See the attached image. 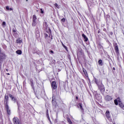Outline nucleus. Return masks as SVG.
<instances>
[{
  "instance_id": "nucleus-1",
  "label": "nucleus",
  "mask_w": 124,
  "mask_h": 124,
  "mask_svg": "<svg viewBox=\"0 0 124 124\" xmlns=\"http://www.w3.org/2000/svg\"><path fill=\"white\" fill-rule=\"evenodd\" d=\"M5 54L4 53L1 52V50L0 49V65H1V63L3 62V60L5 59Z\"/></svg>"
},
{
  "instance_id": "nucleus-2",
  "label": "nucleus",
  "mask_w": 124,
  "mask_h": 124,
  "mask_svg": "<svg viewBox=\"0 0 124 124\" xmlns=\"http://www.w3.org/2000/svg\"><path fill=\"white\" fill-rule=\"evenodd\" d=\"M37 18L35 15H33L32 16V26L35 27L37 25Z\"/></svg>"
},
{
  "instance_id": "nucleus-3",
  "label": "nucleus",
  "mask_w": 124,
  "mask_h": 124,
  "mask_svg": "<svg viewBox=\"0 0 124 124\" xmlns=\"http://www.w3.org/2000/svg\"><path fill=\"white\" fill-rule=\"evenodd\" d=\"M96 83L98 85V88L99 89L100 91H101V92H104V91H105V88L104 87V85H103V84L101 83L100 84H98L96 82Z\"/></svg>"
},
{
  "instance_id": "nucleus-4",
  "label": "nucleus",
  "mask_w": 124,
  "mask_h": 124,
  "mask_svg": "<svg viewBox=\"0 0 124 124\" xmlns=\"http://www.w3.org/2000/svg\"><path fill=\"white\" fill-rule=\"evenodd\" d=\"M51 87L52 90H56L58 88V85H57V82L56 81H52L51 83Z\"/></svg>"
},
{
  "instance_id": "nucleus-5",
  "label": "nucleus",
  "mask_w": 124,
  "mask_h": 124,
  "mask_svg": "<svg viewBox=\"0 0 124 124\" xmlns=\"http://www.w3.org/2000/svg\"><path fill=\"white\" fill-rule=\"evenodd\" d=\"M113 99V97L109 95H106L105 96V100L106 101H111Z\"/></svg>"
},
{
  "instance_id": "nucleus-6",
  "label": "nucleus",
  "mask_w": 124,
  "mask_h": 124,
  "mask_svg": "<svg viewBox=\"0 0 124 124\" xmlns=\"http://www.w3.org/2000/svg\"><path fill=\"white\" fill-rule=\"evenodd\" d=\"M4 102L5 105H8V94L5 95Z\"/></svg>"
},
{
  "instance_id": "nucleus-7",
  "label": "nucleus",
  "mask_w": 124,
  "mask_h": 124,
  "mask_svg": "<svg viewBox=\"0 0 124 124\" xmlns=\"http://www.w3.org/2000/svg\"><path fill=\"white\" fill-rule=\"evenodd\" d=\"M5 108L7 111V113L8 115H10L11 114V110L9 109V107L8 106V105H5Z\"/></svg>"
},
{
  "instance_id": "nucleus-8",
  "label": "nucleus",
  "mask_w": 124,
  "mask_h": 124,
  "mask_svg": "<svg viewBox=\"0 0 124 124\" xmlns=\"http://www.w3.org/2000/svg\"><path fill=\"white\" fill-rule=\"evenodd\" d=\"M13 122L14 124H20L19 123V119L17 117H14L13 119Z\"/></svg>"
},
{
  "instance_id": "nucleus-9",
  "label": "nucleus",
  "mask_w": 124,
  "mask_h": 124,
  "mask_svg": "<svg viewBox=\"0 0 124 124\" xmlns=\"http://www.w3.org/2000/svg\"><path fill=\"white\" fill-rule=\"evenodd\" d=\"M12 33L15 37H18V33L16 31V30H15V29H13Z\"/></svg>"
},
{
  "instance_id": "nucleus-10",
  "label": "nucleus",
  "mask_w": 124,
  "mask_h": 124,
  "mask_svg": "<svg viewBox=\"0 0 124 124\" xmlns=\"http://www.w3.org/2000/svg\"><path fill=\"white\" fill-rule=\"evenodd\" d=\"M9 96L12 99V101H13L14 103H15V102H16V98H15V97H14V96L12 95V94H9Z\"/></svg>"
},
{
  "instance_id": "nucleus-11",
  "label": "nucleus",
  "mask_w": 124,
  "mask_h": 124,
  "mask_svg": "<svg viewBox=\"0 0 124 124\" xmlns=\"http://www.w3.org/2000/svg\"><path fill=\"white\" fill-rule=\"evenodd\" d=\"M23 42L22 39L20 38H18L16 39V43H17L18 44H21Z\"/></svg>"
},
{
  "instance_id": "nucleus-12",
  "label": "nucleus",
  "mask_w": 124,
  "mask_h": 124,
  "mask_svg": "<svg viewBox=\"0 0 124 124\" xmlns=\"http://www.w3.org/2000/svg\"><path fill=\"white\" fill-rule=\"evenodd\" d=\"M82 37H83V38L84 39V41L85 42H87L88 40V37H87V36H86V35H85V34H82Z\"/></svg>"
},
{
  "instance_id": "nucleus-13",
  "label": "nucleus",
  "mask_w": 124,
  "mask_h": 124,
  "mask_svg": "<svg viewBox=\"0 0 124 124\" xmlns=\"http://www.w3.org/2000/svg\"><path fill=\"white\" fill-rule=\"evenodd\" d=\"M106 116L108 119H109V118H110V112H109V111L107 110L106 112Z\"/></svg>"
},
{
  "instance_id": "nucleus-14",
  "label": "nucleus",
  "mask_w": 124,
  "mask_h": 124,
  "mask_svg": "<svg viewBox=\"0 0 124 124\" xmlns=\"http://www.w3.org/2000/svg\"><path fill=\"white\" fill-rule=\"evenodd\" d=\"M115 50L116 53H117V54H119V47H118V46H115Z\"/></svg>"
},
{
  "instance_id": "nucleus-15",
  "label": "nucleus",
  "mask_w": 124,
  "mask_h": 124,
  "mask_svg": "<svg viewBox=\"0 0 124 124\" xmlns=\"http://www.w3.org/2000/svg\"><path fill=\"white\" fill-rule=\"evenodd\" d=\"M78 108H80L81 110H84V109L83 108V107L82 106V104L81 103H79L78 105Z\"/></svg>"
},
{
  "instance_id": "nucleus-16",
  "label": "nucleus",
  "mask_w": 124,
  "mask_h": 124,
  "mask_svg": "<svg viewBox=\"0 0 124 124\" xmlns=\"http://www.w3.org/2000/svg\"><path fill=\"white\" fill-rule=\"evenodd\" d=\"M36 95H37L38 96H42V92L40 91L39 92H37L36 93Z\"/></svg>"
},
{
  "instance_id": "nucleus-17",
  "label": "nucleus",
  "mask_w": 124,
  "mask_h": 124,
  "mask_svg": "<svg viewBox=\"0 0 124 124\" xmlns=\"http://www.w3.org/2000/svg\"><path fill=\"white\" fill-rule=\"evenodd\" d=\"M118 102H121V101L118 100L117 99L114 100V103L115 105H118L119 104Z\"/></svg>"
},
{
  "instance_id": "nucleus-18",
  "label": "nucleus",
  "mask_w": 124,
  "mask_h": 124,
  "mask_svg": "<svg viewBox=\"0 0 124 124\" xmlns=\"http://www.w3.org/2000/svg\"><path fill=\"white\" fill-rule=\"evenodd\" d=\"M16 54H18V55H22V51L20 50H17L16 51Z\"/></svg>"
},
{
  "instance_id": "nucleus-19",
  "label": "nucleus",
  "mask_w": 124,
  "mask_h": 124,
  "mask_svg": "<svg viewBox=\"0 0 124 124\" xmlns=\"http://www.w3.org/2000/svg\"><path fill=\"white\" fill-rule=\"evenodd\" d=\"M98 62L100 65H103V63L102 62V60H99L98 61Z\"/></svg>"
},
{
  "instance_id": "nucleus-20",
  "label": "nucleus",
  "mask_w": 124,
  "mask_h": 124,
  "mask_svg": "<svg viewBox=\"0 0 124 124\" xmlns=\"http://www.w3.org/2000/svg\"><path fill=\"white\" fill-rule=\"evenodd\" d=\"M119 106L120 107H121V108H124V104L122 103H120L119 104Z\"/></svg>"
},
{
  "instance_id": "nucleus-21",
  "label": "nucleus",
  "mask_w": 124,
  "mask_h": 124,
  "mask_svg": "<svg viewBox=\"0 0 124 124\" xmlns=\"http://www.w3.org/2000/svg\"><path fill=\"white\" fill-rule=\"evenodd\" d=\"M67 122L69 123V124H72V122H71L70 119L67 118Z\"/></svg>"
},
{
  "instance_id": "nucleus-22",
  "label": "nucleus",
  "mask_w": 124,
  "mask_h": 124,
  "mask_svg": "<svg viewBox=\"0 0 124 124\" xmlns=\"http://www.w3.org/2000/svg\"><path fill=\"white\" fill-rule=\"evenodd\" d=\"M54 6H55V7H57V8H60V6H59V5L57 3L54 4Z\"/></svg>"
},
{
  "instance_id": "nucleus-23",
  "label": "nucleus",
  "mask_w": 124,
  "mask_h": 124,
  "mask_svg": "<svg viewBox=\"0 0 124 124\" xmlns=\"http://www.w3.org/2000/svg\"><path fill=\"white\" fill-rule=\"evenodd\" d=\"M31 86L32 87V89H34V87H33V82H32V81H31Z\"/></svg>"
},
{
  "instance_id": "nucleus-24",
  "label": "nucleus",
  "mask_w": 124,
  "mask_h": 124,
  "mask_svg": "<svg viewBox=\"0 0 124 124\" xmlns=\"http://www.w3.org/2000/svg\"><path fill=\"white\" fill-rule=\"evenodd\" d=\"M63 48H64V49L66 50V51H67V47H66V46H65V45H63Z\"/></svg>"
},
{
  "instance_id": "nucleus-25",
  "label": "nucleus",
  "mask_w": 124,
  "mask_h": 124,
  "mask_svg": "<svg viewBox=\"0 0 124 124\" xmlns=\"http://www.w3.org/2000/svg\"><path fill=\"white\" fill-rule=\"evenodd\" d=\"M40 10H41V13H42V14H43L44 13L43 10H42V9H41Z\"/></svg>"
},
{
  "instance_id": "nucleus-26",
  "label": "nucleus",
  "mask_w": 124,
  "mask_h": 124,
  "mask_svg": "<svg viewBox=\"0 0 124 124\" xmlns=\"http://www.w3.org/2000/svg\"><path fill=\"white\" fill-rule=\"evenodd\" d=\"M62 21L63 22H65V18H62Z\"/></svg>"
},
{
  "instance_id": "nucleus-27",
  "label": "nucleus",
  "mask_w": 124,
  "mask_h": 124,
  "mask_svg": "<svg viewBox=\"0 0 124 124\" xmlns=\"http://www.w3.org/2000/svg\"><path fill=\"white\" fill-rule=\"evenodd\" d=\"M6 9L7 10H9V9H10L9 7L8 6H6Z\"/></svg>"
},
{
  "instance_id": "nucleus-28",
  "label": "nucleus",
  "mask_w": 124,
  "mask_h": 124,
  "mask_svg": "<svg viewBox=\"0 0 124 124\" xmlns=\"http://www.w3.org/2000/svg\"><path fill=\"white\" fill-rule=\"evenodd\" d=\"M47 37H48V34H45V38H47Z\"/></svg>"
},
{
  "instance_id": "nucleus-29",
  "label": "nucleus",
  "mask_w": 124,
  "mask_h": 124,
  "mask_svg": "<svg viewBox=\"0 0 124 124\" xmlns=\"http://www.w3.org/2000/svg\"><path fill=\"white\" fill-rule=\"evenodd\" d=\"M83 71L84 73L85 74H86V73L87 72V71H86V70H85V69H83Z\"/></svg>"
},
{
  "instance_id": "nucleus-30",
  "label": "nucleus",
  "mask_w": 124,
  "mask_h": 124,
  "mask_svg": "<svg viewBox=\"0 0 124 124\" xmlns=\"http://www.w3.org/2000/svg\"><path fill=\"white\" fill-rule=\"evenodd\" d=\"M6 24V23H5V22L4 21V22H2V26H5Z\"/></svg>"
},
{
  "instance_id": "nucleus-31",
  "label": "nucleus",
  "mask_w": 124,
  "mask_h": 124,
  "mask_svg": "<svg viewBox=\"0 0 124 124\" xmlns=\"http://www.w3.org/2000/svg\"><path fill=\"white\" fill-rule=\"evenodd\" d=\"M50 53H51V54H54V51H53V50H51V51H50Z\"/></svg>"
},
{
  "instance_id": "nucleus-32",
  "label": "nucleus",
  "mask_w": 124,
  "mask_h": 124,
  "mask_svg": "<svg viewBox=\"0 0 124 124\" xmlns=\"http://www.w3.org/2000/svg\"><path fill=\"white\" fill-rule=\"evenodd\" d=\"M9 10H10V11H12V10H13V9H12V8H10L9 9Z\"/></svg>"
},
{
  "instance_id": "nucleus-33",
  "label": "nucleus",
  "mask_w": 124,
  "mask_h": 124,
  "mask_svg": "<svg viewBox=\"0 0 124 124\" xmlns=\"http://www.w3.org/2000/svg\"><path fill=\"white\" fill-rule=\"evenodd\" d=\"M62 46H63V45H64L63 44V43L62 42Z\"/></svg>"
},
{
  "instance_id": "nucleus-34",
  "label": "nucleus",
  "mask_w": 124,
  "mask_h": 124,
  "mask_svg": "<svg viewBox=\"0 0 124 124\" xmlns=\"http://www.w3.org/2000/svg\"><path fill=\"white\" fill-rule=\"evenodd\" d=\"M17 106L19 107V103H18V102H17Z\"/></svg>"
},
{
  "instance_id": "nucleus-35",
  "label": "nucleus",
  "mask_w": 124,
  "mask_h": 124,
  "mask_svg": "<svg viewBox=\"0 0 124 124\" xmlns=\"http://www.w3.org/2000/svg\"><path fill=\"white\" fill-rule=\"evenodd\" d=\"M76 99H78V96H76Z\"/></svg>"
},
{
  "instance_id": "nucleus-36",
  "label": "nucleus",
  "mask_w": 124,
  "mask_h": 124,
  "mask_svg": "<svg viewBox=\"0 0 124 124\" xmlns=\"http://www.w3.org/2000/svg\"><path fill=\"white\" fill-rule=\"evenodd\" d=\"M7 75H10V74L9 73H7Z\"/></svg>"
},
{
  "instance_id": "nucleus-37",
  "label": "nucleus",
  "mask_w": 124,
  "mask_h": 124,
  "mask_svg": "<svg viewBox=\"0 0 124 124\" xmlns=\"http://www.w3.org/2000/svg\"><path fill=\"white\" fill-rule=\"evenodd\" d=\"M113 70H115V68H113Z\"/></svg>"
},
{
  "instance_id": "nucleus-38",
  "label": "nucleus",
  "mask_w": 124,
  "mask_h": 124,
  "mask_svg": "<svg viewBox=\"0 0 124 124\" xmlns=\"http://www.w3.org/2000/svg\"><path fill=\"white\" fill-rule=\"evenodd\" d=\"M28 0H26V1H28Z\"/></svg>"
}]
</instances>
